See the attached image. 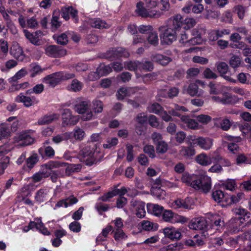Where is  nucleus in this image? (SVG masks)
Listing matches in <instances>:
<instances>
[{
  "label": "nucleus",
  "instance_id": "f257e3e1",
  "mask_svg": "<svg viewBox=\"0 0 251 251\" xmlns=\"http://www.w3.org/2000/svg\"><path fill=\"white\" fill-rule=\"evenodd\" d=\"M158 5L157 0H139L136 4V14L143 18H158L162 16L160 11L153 10Z\"/></svg>",
  "mask_w": 251,
  "mask_h": 251
},
{
  "label": "nucleus",
  "instance_id": "f03ea898",
  "mask_svg": "<svg viewBox=\"0 0 251 251\" xmlns=\"http://www.w3.org/2000/svg\"><path fill=\"white\" fill-rule=\"evenodd\" d=\"M34 132L32 129L23 130L14 137L13 144L19 148L32 144L35 141Z\"/></svg>",
  "mask_w": 251,
  "mask_h": 251
},
{
  "label": "nucleus",
  "instance_id": "7ed1b4c3",
  "mask_svg": "<svg viewBox=\"0 0 251 251\" xmlns=\"http://www.w3.org/2000/svg\"><path fill=\"white\" fill-rule=\"evenodd\" d=\"M99 153V151L95 146H87L81 150L79 156L81 161L91 166L97 161Z\"/></svg>",
  "mask_w": 251,
  "mask_h": 251
},
{
  "label": "nucleus",
  "instance_id": "20e7f679",
  "mask_svg": "<svg viewBox=\"0 0 251 251\" xmlns=\"http://www.w3.org/2000/svg\"><path fill=\"white\" fill-rule=\"evenodd\" d=\"M160 38L162 45H170L177 39V31L172 27L161 26L159 27Z\"/></svg>",
  "mask_w": 251,
  "mask_h": 251
},
{
  "label": "nucleus",
  "instance_id": "39448f33",
  "mask_svg": "<svg viewBox=\"0 0 251 251\" xmlns=\"http://www.w3.org/2000/svg\"><path fill=\"white\" fill-rule=\"evenodd\" d=\"M75 111L81 115L83 121H89L93 119V114L91 111L90 105L87 101H81L75 105Z\"/></svg>",
  "mask_w": 251,
  "mask_h": 251
},
{
  "label": "nucleus",
  "instance_id": "423d86ee",
  "mask_svg": "<svg viewBox=\"0 0 251 251\" xmlns=\"http://www.w3.org/2000/svg\"><path fill=\"white\" fill-rule=\"evenodd\" d=\"M198 180L194 185V189L204 193L209 192L212 187L211 177L207 175H198Z\"/></svg>",
  "mask_w": 251,
  "mask_h": 251
},
{
  "label": "nucleus",
  "instance_id": "0eeeda50",
  "mask_svg": "<svg viewBox=\"0 0 251 251\" xmlns=\"http://www.w3.org/2000/svg\"><path fill=\"white\" fill-rule=\"evenodd\" d=\"M62 116L63 126H72L75 125L79 120L78 116H73L69 109L64 110Z\"/></svg>",
  "mask_w": 251,
  "mask_h": 251
},
{
  "label": "nucleus",
  "instance_id": "6e6552de",
  "mask_svg": "<svg viewBox=\"0 0 251 251\" xmlns=\"http://www.w3.org/2000/svg\"><path fill=\"white\" fill-rule=\"evenodd\" d=\"M55 167L54 163H47L41 166L40 170L34 174L32 178L34 182H37L41 181L43 178L48 177L49 174L47 170H50L51 168Z\"/></svg>",
  "mask_w": 251,
  "mask_h": 251
},
{
  "label": "nucleus",
  "instance_id": "1a4fd4ad",
  "mask_svg": "<svg viewBox=\"0 0 251 251\" xmlns=\"http://www.w3.org/2000/svg\"><path fill=\"white\" fill-rule=\"evenodd\" d=\"M131 210L140 218L144 217L146 214L145 203L141 201L132 200L130 201Z\"/></svg>",
  "mask_w": 251,
  "mask_h": 251
},
{
  "label": "nucleus",
  "instance_id": "9d476101",
  "mask_svg": "<svg viewBox=\"0 0 251 251\" xmlns=\"http://www.w3.org/2000/svg\"><path fill=\"white\" fill-rule=\"evenodd\" d=\"M45 53L50 57H60L65 55L66 51L58 46L50 45L45 48Z\"/></svg>",
  "mask_w": 251,
  "mask_h": 251
},
{
  "label": "nucleus",
  "instance_id": "9b49d317",
  "mask_svg": "<svg viewBox=\"0 0 251 251\" xmlns=\"http://www.w3.org/2000/svg\"><path fill=\"white\" fill-rule=\"evenodd\" d=\"M163 233L166 238L172 240H178L181 237L180 229L173 226L164 228L163 229Z\"/></svg>",
  "mask_w": 251,
  "mask_h": 251
},
{
  "label": "nucleus",
  "instance_id": "f8f14e48",
  "mask_svg": "<svg viewBox=\"0 0 251 251\" xmlns=\"http://www.w3.org/2000/svg\"><path fill=\"white\" fill-rule=\"evenodd\" d=\"M15 100L18 102L23 103L27 107L36 104L39 102V100L35 97H28L22 93L16 97Z\"/></svg>",
  "mask_w": 251,
  "mask_h": 251
},
{
  "label": "nucleus",
  "instance_id": "ddd939ff",
  "mask_svg": "<svg viewBox=\"0 0 251 251\" xmlns=\"http://www.w3.org/2000/svg\"><path fill=\"white\" fill-rule=\"evenodd\" d=\"M48 163H54L55 167L51 168L50 170H47V172L49 174L48 177L50 176V178L52 182H57L58 178L60 177H63L64 175L61 172V170H53V169L58 168L61 166L60 164L57 161H50Z\"/></svg>",
  "mask_w": 251,
  "mask_h": 251
},
{
  "label": "nucleus",
  "instance_id": "4468645a",
  "mask_svg": "<svg viewBox=\"0 0 251 251\" xmlns=\"http://www.w3.org/2000/svg\"><path fill=\"white\" fill-rule=\"evenodd\" d=\"M190 229L203 230L207 227V222L204 217H198L192 219L189 224Z\"/></svg>",
  "mask_w": 251,
  "mask_h": 251
},
{
  "label": "nucleus",
  "instance_id": "2eb2a0df",
  "mask_svg": "<svg viewBox=\"0 0 251 251\" xmlns=\"http://www.w3.org/2000/svg\"><path fill=\"white\" fill-rule=\"evenodd\" d=\"M211 99L214 102L227 104L234 103L236 98L228 93H224L223 94L222 97L219 96H213L211 97Z\"/></svg>",
  "mask_w": 251,
  "mask_h": 251
},
{
  "label": "nucleus",
  "instance_id": "dca6fc26",
  "mask_svg": "<svg viewBox=\"0 0 251 251\" xmlns=\"http://www.w3.org/2000/svg\"><path fill=\"white\" fill-rule=\"evenodd\" d=\"M129 56V52L122 48L112 49L107 52V57L109 58H118L123 56L128 57Z\"/></svg>",
  "mask_w": 251,
  "mask_h": 251
},
{
  "label": "nucleus",
  "instance_id": "f3484780",
  "mask_svg": "<svg viewBox=\"0 0 251 251\" xmlns=\"http://www.w3.org/2000/svg\"><path fill=\"white\" fill-rule=\"evenodd\" d=\"M180 120L183 125L189 129L198 130L201 128V126L199 125L198 121L190 118L188 116H182Z\"/></svg>",
  "mask_w": 251,
  "mask_h": 251
},
{
  "label": "nucleus",
  "instance_id": "a211bd4d",
  "mask_svg": "<svg viewBox=\"0 0 251 251\" xmlns=\"http://www.w3.org/2000/svg\"><path fill=\"white\" fill-rule=\"evenodd\" d=\"M60 72H57L48 75L44 78V82L51 87H54L61 82Z\"/></svg>",
  "mask_w": 251,
  "mask_h": 251
},
{
  "label": "nucleus",
  "instance_id": "6ab92c4d",
  "mask_svg": "<svg viewBox=\"0 0 251 251\" xmlns=\"http://www.w3.org/2000/svg\"><path fill=\"white\" fill-rule=\"evenodd\" d=\"M19 23L22 27H27L30 28H36L37 27L38 23L34 17H31L27 20L26 22L22 15H20L19 19Z\"/></svg>",
  "mask_w": 251,
  "mask_h": 251
},
{
  "label": "nucleus",
  "instance_id": "aec40b11",
  "mask_svg": "<svg viewBox=\"0 0 251 251\" xmlns=\"http://www.w3.org/2000/svg\"><path fill=\"white\" fill-rule=\"evenodd\" d=\"M62 17L66 20L70 18V15L74 19L75 23L78 22L77 11L72 6L63 8L61 10Z\"/></svg>",
  "mask_w": 251,
  "mask_h": 251
},
{
  "label": "nucleus",
  "instance_id": "412c9836",
  "mask_svg": "<svg viewBox=\"0 0 251 251\" xmlns=\"http://www.w3.org/2000/svg\"><path fill=\"white\" fill-rule=\"evenodd\" d=\"M183 24V18L181 15L177 14L170 18L168 26L173 27L177 32L181 28Z\"/></svg>",
  "mask_w": 251,
  "mask_h": 251
},
{
  "label": "nucleus",
  "instance_id": "4be33fe9",
  "mask_svg": "<svg viewBox=\"0 0 251 251\" xmlns=\"http://www.w3.org/2000/svg\"><path fill=\"white\" fill-rule=\"evenodd\" d=\"M213 145V140L209 137L198 136L197 146L201 149L207 151L212 148Z\"/></svg>",
  "mask_w": 251,
  "mask_h": 251
},
{
  "label": "nucleus",
  "instance_id": "5701e85b",
  "mask_svg": "<svg viewBox=\"0 0 251 251\" xmlns=\"http://www.w3.org/2000/svg\"><path fill=\"white\" fill-rule=\"evenodd\" d=\"M68 133L69 140L72 142L82 141L85 135V131L79 127H76L72 132Z\"/></svg>",
  "mask_w": 251,
  "mask_h": 251
},
{
  "label": "nucleus",
  "instance_id": "b1692460",
  "mask_svg": "<svg viewBox=\"0 0 251 251\" xmlns=\"http://www.w3.org/2000/svg\"><path fill=\"white\" fill-rule=\"evenodd\" d=\"M137 90L136 87H122L117 93V99L119 100H123L126 97L133 95Z\"/></svg>",
  "mask_w": 251,
  "mask_h": 251
},
{
  "label": "nucleus",
  "instance_id": "393cba45",
  "mask_svg": "<svg viewBox=\"0 0 251 251\" xmlns=\"http://www.w3.org/2000/svg\"><path fill=\"white\" fill-rule=\"evenodd\" d=\"M10 54L15 58L19 60H23L24 54L22 48L17 43H14L10 50Z\"/></svg>",
  "mask_w": 251,
  "mask_h": 251
},
{
  "label": "nucleus",
  "instance_id": "a878e982",
  "mask_svg": "<svg viewBox=\"0 0 251 251\" xmlns=\"http://www.w3.org/2000/svg\"><path fill=\"white\" fill-rule=\"evenodd\" d=\"M127 192L126 188L123 187L121 189H115L109 192L99 198L100 200L103 201H107L109 200L117 195H124Z\"/></svg>",
  "mask_w": 251,
  "mask_h": 251
},
{
  "label": "nucleus",
  "instance_id": "bb28decb",
  "mask_svg": "<svg viewBox=\"0 0 251 251\" xmlns=\"http://www.w3.org/2000/svg\"><path fill=\"white\" fill-rule=\"evenodd\" d=\"M198 175L184 173L182 175L181 180L183 183L191 186L194 189V185L196 184V181L198 180Z\"/></svg>",
  "mask_w": 251,
  "mask_h": 251
},
{
  "label": "nucleus",
  "instance_id": "cd10ccee",
  "mask_svg": "<svg viewBox=\"0 0 251 251\" xmlns=\"http://www.w3.org/2000/svg\"><path fill=\"white\" fill-rule=\"evenodd\" d=\"M59 117V114L55 113L47 115L39 118L37 121V124L39 125L49 124L58 120Z\"/></svg>",
  "mask_w": 251,
  "mask_h": 251
},
{
  "label": "nucleus",
  "instance_id": "c85d7f7f",
  "mask_svg": "<svg viewBox=\"0 0 251 251\" xmlns=\"http://www.w3.org/2000/svg\"><path fill=\"white\" fill-rule=\"evenodd\" d=\"M196 162L200 165L203 166H209L213 162V158L210 156L207 155L205 153H201L196 158Z\"/></svg>",
  "mask_w": 251,
  "mask_h": 251
},
{
  "label": "nucleus",
  "instance_id": "c756f323",
  "mask_svg": "<svg viewBox=\"0 0 251 251\" xmlns=\"http://www.w3.org/2000/svg\"><path fill=\"white\" fill-rule=\"evenodd\" d=\"M49 190L47 188L40 189L36 192L35 195V201L38 203H41L47 200L49 196Z\"/></svg>",
  "mask_w": 251,
  "mask_h": 251
},
{
  "label": "nucleus",
  "instance_id": "7c9ffc66",
  "mask_svg": "<svg viewBox=\"0 0 251 251\" xmlns=\"http://www.w3.org/2000/svg\"><path fill=\"white\" fill-rule=\"evenodd\" d=\"M179 151L178 155L184 158H189L196 153L195 150L191 146H181Z\"/></svg>",
  "mask_w": 251,
  "mask_h": 251
},
{
  "label": "nucleus",
  "instance_id": "2f4dec72",
  "mask_svg": "<svg viewBox=\"0 0 251 251\" xmlns=\"http://www.w3.org/2000/svg\"><path fill=\"white\" fill-rule=\"evenodd\" d=\"M147 208L148 212L156 216L161 215L164 211L163 207L157 204L148 203Z\"/></svg>",
  "mask_w": 251,
  "mask_h": 251
},
{
  "label": "nucleus",
  "instance_id": "473e14b6",
  "mask_svg": "<svg viewBox=\"0 0 251 251\" xmlns=\"http://www.w3.org/2000/svg\"><path fill=\"white\" fill-rule=\"evenodd\" d=\"M89 23L92 27L99 29L108 28L110 26L105 21L99 18L90 19Z\"/></svg>",
  "mask_w": 251,
  "mask_h": 251
},
{
  "label": "nucleus",
  "instance_id": "72a5a7b5",
  "mask_svg": "<svg viewBox=\"0 0 251 251\" xmlns=\"http://www.w3.org/2000/svg\"><path fill=\"white\" fill-rule=\"evenodd\" d=\"M244 198V194L242 192H239L236 194L229 196L225 200V202L228 205H232L238 203Z\"/></svg>",
  "mask_w": 251,
  "mask_h": 251
},
{
  "label": "nucleus",
  "instance_id": "f704fd0d",
  "mask_svg": "<svg viewBox=\"0 0 251 251\" xmlns=\"http://www.w3.org/2000/svg\"><path fill=\"white\" fill-rule=\"evenodd\" d=\"M189 201L190 199L189 198L185 200L177 199L172 203V206L176 209L180 208L188 209L190 207Z\"/></svg>",
  "mask_w": 251,
  "mask_h": 251
},
{
  "label": "nucleus",
  "instance_id": "c9c22d12",
  "mask_svg": "<svg viewBox=\"0 0 251 251\" xmlns=\"http://www.w3.org/2000/svg\"><path fill=\"white\" fill-rule=\"evenodd\" d=\"M232 211L236 215L239 216V219L241 223H243L242 220L245 221L250 217V213L244 208H234L232 210Z\"/></svg>",
  "mask_w": 251,
  "mask_h": 251
},
{
  "label": "nucleus",
  "instance_id": "e433bc0d",
  "mask_svg": "<svg viewBox=\"0 0 251 251\" xmlns=\"http://www.w3.org/2000/svg\"><path fill=\"white\" fill-rule=\"evenodd\" d=\"M82 166L80 164H68L65 169V174L69 176L73 173H77L80 171Z\"/></svg>",
  "mask_w": 251,
  "mask_h": 251
},
{
  "label": "nucleus",
  "instance_id": "4c0bfd02",
  "mask_svg": "<svg viewBox=\"0 0 251 251\" xmlns=\"http://www.w3.org/2000/svg\"><path fill=\"white\" fill-rule=\"evenodd\" d=\"M141 224L142 229L146 231H155L158 227V225L157 224L149 221L144 220Z\"/></svg>",
  "mask_w": 251,
  "mask_h": 251
},
{
  "label": "nucleus",
  "instance_id": "58836bf2",
  "mask_svg": "<svg viewBox=\"0 0 251 251\" xmlns=\"http://www.w3.org/2000/svg\"><path fill=\"white\" fill-rule=\"evenodd\" d=\"M83 87V84L76 79H73L68 86V89L74 92L80 91Z\"/></svg>",
  "mask_w": 251,
  "mask_h": 251
},
{
  "label": "nucleus",
  "instance_id": "ea45409f",
  "mask_svg": "<svg viewBox=\"0 0 251 251\" xmlns=\"http://www.w3.org/2000/svg\"><path fill=\"white\" fill-rule=\"evenodd\" d=\"M152 59L162 65H166L172 60L169 57L160 54L154 55Z\"/></svg>",
  "mask_w": 251,
  "mask_h": 251
},
{
  "label": "nucleus",
  "instance_id": "a19ab883",
  "mask_svg": "<svg viewBox=\"0 0 251 251\" xmlns=\"http://www.w3.org/2000/svg\"><path fill=\"white\" fill-rule=\"evenodd\" d=\"M212 197L214 201L217 202H220L223 201H225V200L227 199L224 193L220 190L214 191L212 194Z\"/></svg>",
  "mask_w": 251,
  "mask_h": 251
},
{
  "label": "nucleus",
  "instance_id": "79ce46f5",
  "mask_svg": "<svg viewBox=\"0 0 251 251\" xmlns=\"http://www.w3.org/2000/svg\"><path fill=\"white\" fill-rule=\"evenodd\" d=\"M186 92L191 96H201L203 91H198V86L196 83H191L186 90Z\"/></svg>",
  "mask_w": 251,
  "mask_h": 251
},
{
  "label": "nucleus",
  "instance_id": "37998d69",
  "mask_svg": "<svg viewBox=\"0 0 251 251\" xmlns=\"http://www.w3.org/2000/svg\"><path fill=\"white\" fill-rule=\"evenodd\" d=\"M11 130L10 125L8 124H2L0 126V140L10 136Z\"/></svg>",
  "mask_w": 251,
  "mask_h": 251
},
{
  "label": "nucleus",
  "instance_id": "c03bdc74",
  "mask_svg": "<svg viewBox=\"0 0 251 251\" xmlns=\"http://www.w3.org/2000/svg\"><path fill=\"white\" fill-rule=\"evenodd\" d=\"M8 51V45L6 41L0 39V58L4 59Z\"/></svg>",
  "mask_w": 251,
  "mask_h": 251
},
{
  "label": "nucleus",
  "instance_id": "a18cd8bd",
  "mask_svg": "<svg viewBox=\"0 0 251 251\" xmlns=\"http://www.w3.org/2000/svg\"><path fill=\"white\" fill-rule=\"evenodd\" d=\"M124 67L131 71H140V62L138 61H128L124 63Z\"/></svg>",
  "mask_w": 251,
  "mask_h": 251
},
{
  "label": "nucleus",
  "instance_id": "49530a36",
  "mask_svg": "<svg viewBox=\"0 0 251 251\" xmlns=\"http://www.w3.org/2000/svg\"><path fill=\"white\" fill-rule=\"evenodd\" d=\"M151 195L158 200H162L164 199V196L165 195V192L160 187L152 186L151 188Z\"/></svg>",
  "mask_w": 251,
  "mask_h": 251
},
{
  "label": "nucleus",
  "instance_id": "de8ad7c7",
  "mask_svg": "<svg viewBox=\"0 0 251 251\" xmlns=\"http://www.w3.org/2000/svg\"><path fill=\"white\" fill-rule=\"evenodd\" d=\"M180 111L186 112L188 111V109L184 106L175 104L174 108L169 110V113L173 116H176L181 119V117H182V115L179 113V111Z\"/></svg>",
  "mask_w": 251,
  "mask_h": 251
},
{
  "label": "nucleus",
  "instance_id": "09e8293b",
  "mask_svg": "<svg viewBox=\"0 0 251 251\" xmlns=\"http://www.w3.org/2000/svg\"><path fill=\"white\" fill-rule=\"evenodd\" d=\"M147 40L150 44L153 46H156L158 44V36L156 32L152 31L150 33L147 37Z\"/></svg>",
  "mask_w": 251,
  "mask_h": 251
},
{
  "label": "nucleus",
  "instance_id": "8fccbe9b",
  "mask_svg": "<svg viewBox=\"0 0 251 251\" xmlns=\"http://www.w3.org/2000/svg\"><path fill=\"white\" fill-rule=\"evenodd\" d=\"M158 5L159 7V11L162 13V15L163 13L169 11L171 8L169 0H160Z\"/></svg>",
  "mask_w": 251,
  "mask_h": 251
},
{
  "label": "nucleus",
  "instance_id": "3c124183",
  "mask_svg": "<svg viewBox=\"0 0 251 251\" xmlns=\"http://www.w3.org/2000/svg\"><path fill=\"white\" fill-rule=\"evenodd\" d=\"M210 88L209 93L210 94H219L225 87L220 84L216 85L213 82H210L208 84Z\"/></svg>",
  "mask_w": 251,
  "mask_h": 251
},
{
  "label": "nucleus",
  "instance_id": "603ef678",
  "mask_svg": "<svg viewBox=\"0 0 251 251\" xmlns=\"http://www.w3.org/2000/svg\"><path fill=\"white\" fill-rule=\"evenodd\" d=\"M163 109L162 107L157 103H152L147 107V110L149 112L153 113L158 115H159Z\"/></svg>",
  "mask_w": 251,
  "mask_h": 251
},
{
  "label": "nucleus",
  "instance_id": "864d4df0",
  "mask_svg": "<svg viewBox=\"0 0 251 251\" xmlns=\"http://www.w3.org/2000/svg\"><path fill=\"white\" fill-rule=\"evenodd\" d=\"M97 73H99L100 76L106 75L112 71L111 67L109 65H105L101 64L97 68Z\"/></svg>",
  "mask_w": 251,
  "mask_h": 251
},
{
  "label": "nucleus",
  "instance_id": "5fc2aeb1",
  "mask_svg": "<svg viewBox=\"0 0 251 251\" xmlns=\"http://www.w3.org/2000/svg\"><path fill=\"white\" fill-rule=\"evenodd\" d=\"M113 231L114 232V238L117 242L125 240L127 237V235L124 232L122 229L113 230Z\"/></svg>",
  "mask_w": 251,
  "mask_h": 251
},
{
  "label": "nucleus",
  "instance_id": "6e6d98bb",
  "mask_svg": "<svg viewBox=\"0 0 251 251\" xmlns=\"http://www.w3.org/2000/svg\"><path fill=\"white\" fill-rule=\"evenodd\" d=\"M69 134L68 132H65L59 134L54 136L52 138V141L55 144H59L63 141H66L69 139Z\"/></svg>",
  "mask_w": 251,
  "mask_h": 251
},
{
  "label": "nucleus",
  "instance_id": "4d7b16f0",
  "mask_svg": "<svg viewBox=\"0 0 251 251\" xmlns=\"http://www.w3.org/2000/svg\"><path fill=\"white\" fill-rule=\"evenodd\" d=\"M42 72L43 70L39 65L36 63L30 64L29 73H30L31 77H33L35 75L40 74Z\"/></svg>",
  "mask_w": 251,
  "mask_h": 251
},
{
  "label": "nucleus",
  "instance_id": "13d9d810",
  "mask_svg": "<svg viewBox=\"0 0 251 251\" xmlns=\"http://www.w3.org/2000/svg\"><path fill=\"white\" fill-rule=\"evenodd\" d=\"M23 31L26 38L29 40L31 43L34 45L38 44L39 39H38V37L36 36V34H34V33H31L26 29H24Z\"/></svg>",
  "mask_w": 251,
  "mask_h": 251
},
{
  "label": "nucleus",
  "instance_id": "bf43d9fd",
  "mask_svg": "<svg viewBox=\"0 0 251 251\" xmlns=\"http://www.w3.org/2000/svg\"><path fill=\"white\" fill-rule=\"evenodd\" d=\"M196 24V20L193 18H186L183 21L182 25L183 28L186 30H188L194 27Z\"/></svg>",
  "mask_w": 251,
  "mask_h": 251
},
{
  "label": "nucleus",
  "instance_id": "052dcab7",
  "mask_svg": "<svg viewBox=\"0 0 251 251\" xmlns=\"http://www.w3.org/2000/svg\"><path fill=\"white\" fill-rule=\"evenodd\" d=\"M198 122L203 125H207L212 120V118L206 114H200L196 116Z\"/></svg>",
  "mask_w": 251,
  "mask_h": 251
},
{
  "label": "nucleus",
  "instance_id": "680f3d73",
  "mask_svg": "<svg viewBox=\"0 0 251 251\" xmlns=\"http://www.w3.org/2000/svg\"><path fill=\"white\" fill-rule=\"evenodd\" d=\"M27 72L25 68H22L20 70H19L16 74L12 77H11L9 80L10 82H15L18 80L21 79L23 77L26 75Z\"/></svg>",
  "mask_w": 251,
  "mask_h": 251
},
{
  "label": "nucleus",
  "instance_id": "e2e57ef3",
  "mask_svg": "<svg viewBox=\"0 0 251 251\" xmlns=\"http://www.w3.org/2000/svg\"><path fill=\"white\" fill-rule=\"evenodd\" d=\"M59 16H55L54 14L51 20V29L53 31L57 30L61 25V22L59 21Z\"/></svg>",
  "mask_w": 251,
  "mask_h": 251
},
{
  "label": "nucleus",
  "instance_id": "0e129e2a",
  "mask_svg": "<svg viewBox=\"0 0 251 251\" xmlns=\"http://www.w3.org/2000/svg\"><path fill=\"white\" fill-rule=\"evenodd\" d=\"M38 161V157L37 154H33L29 157L26 161L27 166L29 168H32Z\"/></svg>",
  "mask_w": 251,
  "mask_h": 251
},
{
  "label": "nucleus",
  "instance_id": "69168bd1",
  "mask_svg": "<svg viewBox=\"0 0 251 251\" xmlns=\"http://www.w3.org/2000/svg\"><path fill=\"white\" fill-rule=\"evenodd\" d=\"M44 90V86L42 84H38L34 86L32 89L28 90L26 91L27 94L35 93L39 94L43 92Z\"/></svg>",
  "mask_w": 251,
  "mask_h": 251
},
{
  "label": "nucleus",
  "instance_id": "338daca9",
  "mask_svg": "<svg viewBox=\"0 0 251 251\" xmlns=\"http://www.w3.org/2000/svg\"><path fill=\"white\" fill-rule=\"evenodd\" d=\"M53 38L56 40V42L58 44L61 45H65L68 41V37L66 33H62L58 36L54 35Z\"/></svg>",
  "mask_w": 251,
  "mask_h": 251
},
{
  "label": "nucleus",
  "instance_id": "774afa93",
  "mask_svg": "<svg viewBox=\"0 0 251 251\" xmlns=\"http://www.w3.org/2000/svg\"><path fill=\"white\" fill-rule=\"evenodd\" d=\"M223 186L228 190L233 191L236 187V183L234 179H228L223 183Z\"/></svg>",
  "mask_w": 251,
  "mask_h": 251
}]
</instances>
